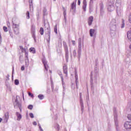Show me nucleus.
Returning a JSON list of instances; mask_svg holds the SVG:
<instances>
[{
	"label": "nucleus",
	"instance_id": "nucleus-30",
	"mask_svg": "<svg viewBox=\"0 0 131 131\" xmlns=\"http://www.w3.org/2000/svg\"><path fill=\"white\" fill-rule=\"evenodd\" d=\"M124 19H122L121 28H124Z\"/></svg>",
	"mask_w": 131,
	"mask_h": 131
},
{
	"label": "nucleus",
	"instance_id": "nucleus-63",
	"mask_svg": "<svg viewBox=\"0 0 131 131\" xmlns=\"http://www.w3.org/2000/svg\"><path fill=\"white\" fill-rule=\"evenodd\" d=\"M62 94H63V95L64 96V95H65V92H62Z\"/></svg>",
	"mask_w": 131,
	"mask_h": 131
},
{
	"label": "nucleus",
	"instance_id": "nucleus-20",
	"mask_svg": "<svg viewBox=\"0 0 131 131\" xmlns=\"http://www.w3.org/2000/svg\"><path fill=\"white\" fill-rule=\"evenodd\" d=\"M90 34L91 37L94 36V34H95V29H91L90 30Z\"/></svg>",
	"mask_w": 131,
	"mask_h": 131
},
{
	"label": "nucleus",
	"instance_id": "nucleus-47",
	"mask_svg": "<svg viewBox=\"0 0 131 131\" xmlns=\"http://www.w3.org/2000/svg\"><path fill=\"white\" fill-rule=\"evenodd\" d=\"M78 83V79H76V85L77 88V84Z\"/></svg>",
	"mask_w": 131,
	"mask_h": 131
},
{
	"label": "nucleus",
	"instance_id": "nucleus-38",
	"mask_svg": "<svg viewBox=\"0 0 131 131\" xmlns=\"http://www.w3.org/2000/svg\"><path fill=\"white\" fill-rule=\"evenodd\" d=\"M127 118H128V119H129V120H131V114H128L127 115Z\"/></svg>",
	"mask_w": 131,
	"mask_h": 131
},
{
	"label": "nucleus",
	"instance_id": "nucleus-17",
	"mask_svg": "<svg viewBox=\"0 0 131 131\" xmlns=\"http://www.w3.org/2000/svg\"><path fill=\"white\" fill-rule=\"evenodd\" d=\"M82 9L84 12H85V11H86V0L83 1Z\"/></svg>",
	"mask_w": 131,
	"mask_h": 131
},
{
	"label": "nucleus",
	"instance_id": "nucleus-25",
	"mask_svg": "<svg viewBox=\"0 0 131 131\" xmlns=\"http://www.w3.org/2000/svg\"><path fill=\"white\" fill-rule=\"evenodd\" d=\"M19 48H20V50H21L22 53H24V52H25V53H26V49L24 48L23 46H20Z\"/></svg>",
	"mask_w": 131,
	"mask_h": 131
},
{
	"label": "nucleus",
	"instance_id": "nucleus-37",
	"mask_svg": "<svg viewBox=\"0 0 131 131\" xmlns=\"http://www.w3.org/2000/svg\"><path fill=\"white\" fill-rule=\"evenodd\" d=\"M29 115L31 118H33L34 117V116L33 115V114L32 113H30Z\"/></svg>",
	"mask_w": 131,
	"mask_h": 131
},
{
	"label": "nucleus",
	"instance_id": "nucleus-48",
	"mask_svg": "<svg viewBox=\"0 0 131 131\" xmlns=\"http://www.w3.org/2000/svg\"><path fill=\"white\" fill-rule=\"evenodd\" d=\"M31 7L33 8V7H32V1H31V3H30V9H31Z\"/></svg>",
	"mask_w": 131,
	"mask_h": 131
},
{
	"label": "nucleus",
	"instance_id": "nucleus-9",
	"mask_svg": "<svg viewBox=\"0 0 131 131\" xmlns=\"http://www.w3.org/2000/svg\"><path fill=\"white\" fill-rule=\"evenodd\" d=\"M124 127L126 129H131V122L127 121L124 123Z\"/></svg>",
	"mask_w": 131,
	"mask_h": 131
},
{
	"label": "nucleus",
	"instance_id": "nucleus-5",
	"mask_svg": "<svg viewBox=\"0 0 131 131\" xmlns=\"http://www.w3.org/2000/svg\"><path fill=\"white\" fill-rule=\"evenodd\" d=\"M111 33H116V20L113 19L110 27Z\"/></svg>",
	"mask_w": 131,
	"mask_h": 131
},
{
	"label": "nucleus",
	"instance_id": "nucleus-59",
	"mask_svg": "<svg viewBox=\"0 0 131 131\" xmlns=\"http://www.w3.org/2000/svg\"><path fill=\"white\" fill-rule=\"evenodd\" d=\"M57 129H58V130H59V129H60V127H59V125H58V126H57Z\"/></svg>",
	"mask_w": 131,
	"mask_h": 131
},
{
	"label": "nucleus",
	"instance_id": "nucleus-51",
	"mask_svg": "<svg viewBox=\"0 0 131 131\" xmlns=\"http://www.w3.org/2000/svg\"><path fill=\"white\" fill-rule=\"evenodd\" d=\"M10 33V35L11 36V37L13 38V33H12V32H9Z\"/></svg>",
	"mask_w": 131,
	"mask_h": 131
},
{
	"label": "nucleus",
	"instance_id": "nucleus-49",
	"mask_svg": "<svg viewBox=\"0 0 131 131\" xmlns=\"http://www.w3.org/2000/svg\"><path fill=\"white\" fill-rule=\"evenodd\" d=\"M39 128L40 130L43 131V130L42 129V128H41V126H40V125H39Z\"/></svg>",
	"mask_w": 131,
	"mask_h": 131
},
{
	"label": "nucleus",
	"instance_id": "nucleus-3",
	"mask_svg": "<svg viewBox=\"0 0 131 131\" xmlns=\"http://www.w3.org/2000/svg\"><path fill=\"white\" fill-rule=\"evenodd\" d=\"M115 0H108L107 10L108 12H113L115 9L114 4Z\"/></svg>",
	"mask_w": 131,
	"mask_h": 131
},
{
	"label": "nucleus",
	"instance_id": "nucleus-40",
	"mask_svg": "<svg viewBox=\"0 0 131 131\" xmlns=\"http://www.w3.org/2000/svg\"><path fill=\"white\" fill-rule=\"evenodd\" d=\"M30 17H29V12H27V19H29Z\"/></svg>",
	"mask_w": 131,
	"mask_h": 131
},
{
	"label": "nucleus",
	"instance_id": "nucleus-10",
	"mask_svg": "<svg viewBox=\"0 0 131 131\" xmlns=\"http://www.w3.org/2000/svg\"><path fill=\"white\" fill-rule=\"evenodd\" d=\"M42 62L44 65V67L45 68V70H46V71H48V69H49V66L48 65V61H47V60H46V58H43L42 59Z\"/></svg>",
	"mask_w": 131,
	"mask_h": 131
},
{
	"label": "nucleus",
	"instance_id": "nucleus-23",
	"mask_svg": "<svg viewBox=\"0 0 131 131\" xmlns=\"http://www.w3.org/2000/svg\"><path fill=\"white\" fill-rule=\"evenodd\" d=\"M38 98L39 99V100H43L45 96H43L42 94H39L38 95Z\"/></svg>",
	"mask_w": 131,
	"mask_h": 131
},
{
	"label": "nucleus",
	"instance_id": "nucleus-27",
	"mask_svg": "<svg viewBox=\"0 0 131 131\" xmlns=\"http://www.w3.org/2000/svg\"><path fill=\"white\" fill-rule=\"evenodd\" d=\"M95 75L94 76V77H95V78H97V75H98V68H95Z\"/></svg>",
	"mask_w": 131,
	"mask_h": 131
},
{
	"label": "nucleus",
	"instance_id": "nucleus-55",
	"mask_svg": "<svg viewBox=\"0 0 131 131\" xmlns=\"http://www.w3.org/2000/svg\"><path fill=\"white\" fill-rule=\"evenodd\" d=\"M78 5H80V0H78Z\"/></svg>",
	"mask_w": 131,
	"mask_h": 131
},
{
	"label": "nucleus",
	"instance_id": "nucleus-39",
	"mask_svg": "<svg viewBox=\"0 0 131 131\" xmlns=\"http://www.w3.org/2000/svg\"><path fill=\"white\" fill-rule=\"evenodd\" d=\"M3 29L4 31H5V32H7L8 31V28H7V27H4Z\"/></svg>",
	"mask_w": 131,
	"mask_h": 131
},
{
	"label": "nucleus",
	"instance_id": "nucleus-50",
	"mask_svg": "<svg viewBox=\"0 0 131 131\" xmlns=\"http://www.w3.org/2000/svg\"><path fill=\"white\" fill-rule=\"evenodd\" d=\"M129 21L131 23V14L129 16Z\"/></svg>",
	"mask_w": 131,
	"mask_h": 131
},
{
	"label": "nucleus",
	"instance_id": "nucleus-35",
	"mask_svg": "<svg viewBox=\"0 0 131 131\" xmlns=\"http://www.w3.org/2000/svg\"><path fill=\"white\" fill-rule=\"evenodd\" d=\"M73 55L74 57H76V50H73Z\"/></svg>",
	"mask_w": 131,
	"mask_h": 131
},
{
	"label": "nucleus",
	"instance_id": "nucleus-56",
	"mask_svg": "<svg viewBox=\"0 0 131 131\" xmlns=\"http://www.w3.org/2000/svg\"><path fill=\"white\" fill-rule=\"evenodd\" d=\"M33 125H37V123H36V122H33Z\"/></svg>",
	"mask_w": 131,
	"mask_h": 131
},
{
	"label": "nucleus",
	"instance_id": "nucleus-7",
	"mask_svg": "<svg viewBox=\"0 0 131 131\" xmlns=\"http://www.w3.org/2000/svg\"><path fill=\"white\" fill-rule=\"evenodd\" d=\"M81 38H79L78 39V56L79 58L80 55H81V48H82Z\"/></svg>",
	"mask_w": 131,
	"mask_h": 131
},
{
	"label": "nucleus",
	"instance_id": "nucleus-8",
	"mask_svg": "<svg viewBox=\"0 0 131 131\" xmlns=\"http://www.w3.org/2000/svg\"><path fill=\"white\" fill-rule=\"evenodd\" d=\"M76 2L77 0H75V2H73L71 6V12H72L73 14L75 13V10H76Z\"/></svg>",
	"mask_w": 131,
	"mask_h": 131
},
{
	"label": "nucleus",
	"instance_id": "nucleus-26",
	"mask_svg": "<svg viewBox=\"0 0 131 131\" xmlns=\"http://www.w3.org/2000/svg\"><path fill=\"white\" fill-rule=\"evenodd\" d=\"M48 39H50V37H51V31L49 30L48 31V32L46 34Z\"/></svg>",
	"mask_w": 131,
	"mask_h": 131
},
{
	"label": "nucleus",
	"instance_id": "nucleus-58",
	"mask_svg": "<svg viewBox=\"0 0 131 131\" xmlns=\"http://www.w3.org/2000/svg\"><path fill=\"white\" fill-rule=\"evenodd\" d=\"M64 82H63V84H62L63 85V90H65V86H64Z\"/></svg>",
	"mask_w": 131,
	"mask_h": 131
},
{
	"label": "nucleus",
	"instance_id": "nucleus-52",
	"mask_svg": "<svg viewBox=\"0 0 131 131\" xmlns=\"http://www.w3.org/2000/svg\"><path fill=\"white\" fill-rule=\"evenodd\" d=\"M62 10H63V12H66V9H65V7H62Z\"/></svg>",
	"mask_w": 131,
	"mask_h": 131
},
{
	"label": "nucleus",
	"instance_id": "nucleus-1",
	"mask_svg": "<svg viewBox=\"0 0 131 131\" xmlns=\"http://www.w3.org/2000/svg\"><path fill=\"white\" fill-rule=\"evenodd\" d=\"M18 19H15V18L12 19V28L13 29V31L16 35L19 34V27H20V23L17 22Z\"/></svg>",
	"mask_w": 131,
	"mask_h": 131
},
{
	"label": "nucleus",
	"instance_id": "nucleus-44",
	"mask_svg": "<svg viewBox=\"0 0 131 131\" xmlns=\"http://www.w3.org/2000/svg\"><path fill=\"white\" fill-rule=\"evenodd\" d=\"M94 1H96V0H90V5H92V4H94Z\"/></svg>",
	"mask_w": 131,
	"mask_h": 131
},
{
	"label": "nucleus",
	"instance_id": "nucleus-4",
	"mask_svg": "<svg viewBox=\"0 0 131 131\" xmlns=\"http://www.w3.org/2000/svg\"><path fill=\"white\" fill-rule=\"evenodd\" d=\"M18 97L19 98V96H16V98L13 103L14 108H15V109H18L19 108L21 112V111H22V105L21 104V103L19 102V100H18Z\"/></svg>",
	"mask_w": 131,
	"mask_h": 131
},
{
	"label": "nucleus",
	"instance_id": "nucleus-46",
	"mask_svg": "<svg viewBox=\"0 0 131 131\" xmlns=\"http://www.w3.org/2000/svg\"><path fill=\"white\" fill-rule=\"evenodd\" d=\"M75 79H78V76L76 74V72H75Z\"/></svg>",
	"mask_w": 131,
	"mask_h": 131
},
{
	"label": "nucleus",
	"instance_id": "nucleus-45",
	"mask_svg": "<svg viewBox=\"0 0 131 131\" xmlns=\"http://www.w3.org/2000/svg\"><path fill=\"white\" fill-rule=\"evenodd\" d=\"M21 70H22V71L25 70V67H24V66L21 67Z\"/></svg>",
	"mask_w": 131,
	"mask_h": 131
},
{
	"label": "nucleus",
	"instance_id": "nucleus-43",
	"mask_svg": "<svg viewBox=\"0 0 131 131\" xmlns=\"http://www.w3.org/2000/svg\"><path fill=\"white\" fill-rule=\"evenodd\" d=\"M25 57H26L27 59H28V52H25Z\"/></svg>",
	"mask_w": 131,
	"mask_h": 131
},
{
	"label": "nucleus",
	"instance_id": "nucleus-42",
	"mask_svg": "<svg viewBox=\"0 0 131 131\" xmlns=\"http://www.w3.org/2000/svg\"><path fill=\"white\" fill-rule=\"evenodd\" d=\"M7 89L9 90L10 92H12V87L11 86H7Z\"/></svg>",
	"mask_w": 131,
	"mask_h": 131
},
{
	"label": "nucleus",
	"instance_id": "nucleus-36",
	"mask_svg": "<svg viewBox=\"0 0 131 131\" xmlns=\"http://www.w3.org/2000/svg\"><path fill=\"white\" fill-rule=\"evenodd\" d=\"M25 61L26 64H27V62H29V59H28V58H27V57H25Z\"/></svg>",
	"mask_w": 131,
	"mask_h": 131
},
{
	"label": "nucleus",
	"instance_id": "nucleus-32",
	"mask_svg": "<svg viewBox=\"0 0 131 131\" xmlns=\"http://www.w3.org/2000/svg\"><path fill=\"white\" fill-rule=\"evenodd\" d=\"M54 32L56 34H58V30L57 29V25L54 26Z\"/></svg>",
	"mask_w": 131,
	"mask_h": 131
},
{
	"label": "nucleus",
	"instance_id": "nucleus-29",
	"mask_svg": "<svg viewBox=\"0 0 131 131\" xmlns=\"http://www.w3.org/2000/svg\"><path fill=\"white\" fill-rule=\"evenodd\" d=\"M39 32L41 34V35H43V28H40Z\"/></svg>",
	"mask_w": 131,
	"mask_h": 131
},
{
	"label": "nucleus",
	"instance_id": "nucleus-14",
	"mask_svg": "<svg viewBox=\"0 0 131 131\" xmlns=\"http://www.w3.org/2000/svg\"><path fill=\"white\" fill-rule=\"evenodd\" d=\"M93 21H94V17L93 16H91L88 18V25H89V26L92 25L93 24Z\"/></svg>",
	"mask_w": 131,
	"mask_h": 131
},
{
	"label": "nucleus",
	"instance_id": "nucleus-31",
	"mask_svg": "<svg viewBox=\"0 0 131 131\" xmlns=\"http://www.w3.org/2000/svg\"><path fill=\"white\" fill-rule=\"evenodd\" d=\"M19 61L20 63H23L24 62V58H23V56H19Z\"/></svg>",
	"mask_w": 131,
	"mask_h": 131
},
{
	"label": "nucleus",
	"instance_id": "nucleus-22",
	"mask_svg": "<svg viewBox=\"0 0 131 131\" xmlns=\"http://www.w3.org/2000/svg\"><path fill=\"white\" fill-rule=\"evenodd\" d=\"M63 73H64V74H66V76H67V66H63Z\"/></svg>",
	"mask_w": 131,
	"mask_h": 131
},
{
	"label": "nucleus",
	"instance_id": "nucleus-34",
	"mask_svg": "<svg viewBox=\"0 0 131 131\" xmlns=\"http://www.w3.org/2000/svg\"><path fill=\"white\" fill-rule=\"evenodd\" d=\"M28 109H30V110H32L33 108V105H29L28 106Z\"/></svg>",
	"mask_w": 131,
	"mask_h": 131
},
{
	"label": "nucleus",
	"instance_id": "nucleus-64",
	"mask_svg": "<svg viewBox=\"0 0 131 131\" xmlns=\"http://www.w3.org/2000/svg\"><path fill=\"white\" fill-rule=\"evenodd\" d=\"M71 58H72V55L71 54Z\"/></svg>",
	"mask_w": 131,
	"mask_h": 131
},
{
	"label": "nucleus",
	"instance_id": "nucleus-15",
	"mask_svg": "<svg viewBox=\"0 0 131 131\" xmlns=\"http://www.w3.org/2000/svg\"><path fill=\"white\" fill-rule=\"evenodd\" d=\"M57 73L60 76L62 84H64V79L63 78V75H62V72L61 71H57Z\"/></svg>",
	"mask_w": 131,
	"mask_h": 131
},
{
	"label": "nucleus",
	"instance_id": "nucleus-24",
	"mask_svg": "<svg viewBox=\"0 0 131 131\" xmlns=\"http://www.w3.org/2000/svg\"><path fill=\"white\" fill-rule=\"evenodd\" d=\"M30 52L32 53V54H35V49L34 48H31L30 49Z\"/></svg>",
	"mask_w": 131,
	"mask_h": 131
},
{
	"label": "nucleus",
	"instance_id": "nucleus-18",
	"mask_svg": "<svg viewBox=\"0 0 131 131\" xmlns=\"http://www.w3.org/2000/svg\"><path fill=\"white\" fill-rule=\"evenodd\" d=\"M91 89L92 90H94V83L93 82V72H91Z\"/></svg>",
	"mask_w": 131,
	"mask_h": 131
},
{
	"label": "nucleus",
	"instance_id": "nucleus-11",
	"mask_svg": "<svg viewBox=\"0 0 131 131\" xmlns=\"http://www.w3.org/2000/svg\"><path fill=\"white\" fill-rule=\"evenodd\" d=\"M99 6H100V15L103 16V15H104V5L103 4V3H100Z\"/></svg>",
	"mask_w": 131,
	"mask_h": 131
},
{
	"label": "nucleus",
	"instance_id": "nucleus-41",
	"mask_svg": "<svg viewBox=\"0 0 131 131\" xmlns=\"http://www.w3.org/2000/svg\"><path fill=\"white\" fill-rule=\"evenodd\" d=\"M29 97H31V98H33V94H31V93H29Z\"/></svg>",
	"mask_w": 131,
	"mask_h": 131
},
{
	"label": "nucleus",
	"instance_id": "nucleus-33",
	"mask_svg": "<svg viewBox=\"0 0 131 131\" xmlns=\"http://www.w3.org/2000/svg\"><path fill=\"white\" fill-rule=\"evenodd\" d=\"M14 83H15V85H18L19 84V80L15 79L14 80Z\"/></svg>",
	"mask_w": 131,
	"mask_h": 131
},
{
	"label": "nucleus",
	"instance_id": "nucleus-62",
	"mask_svg": "<svg viewBox=\"0 0 131 131\" xmlns=\"http://www.w3.org/2000/svg\"><path fill=\"white\" fill-rule=\"evenodd\" d=\"M62 93H65V89H63V92Z\"/></svg>",
	"mask_w": 131,
	"mask_h": 131
},
{
	"label": "nucleus",
	"instance_id": "nucleus-21",
	"mask_svg": "<svg viewBox=\"0 0 131 131\" xmlns=\"http://www.w3.org/2000/svg\"><path fill=\"white\" fill-rule=\"evenodd\" d=\"M120 5H121L120 0H116V6L117 7V8L120 7Z\"/></svg>",
	"mask_w": 131,
	"mask_h": 131
},
{
	"label": "nucleus",
	"instance_id": "nucleus-54",
	"mask_svg": "<svg viewBox=\"0 0 131 131\" xmlns=\"http://www.w3.org/2000/svg\"><path fill=\"white\" fill-rule=\"evenodd\" d=\"M63 15L65 18V17H66V11L63 12Z\"/></svg>",
	"mask_w": 131,
	"mask_h": 131
},
{
	"label": "nucleus",
	"instance_id": "nucleus-2",
	"mask_svg": "<svg viewBox=\"0 0 131 131\" xmlns=\"http://www.w3.org/2000/svg\"><path fill=\"white\" fill-rule=\"evenodd\" d=\"M113 115L114 118V121L116 125V130H119V126L118 125V114L117 113V110L116 108L113 109Z\"/></svg>",
	"mask_w": 131,
	"mask_h": 131
},
{
	"label": "nucleus",
	"instance_id": "nucleus-19",
	"mask_svg": "<svg viewBox=\"0 0 131 131\" xmlns=\"http://www.w3.org/2000/svg\"><path fill=\"white\" fill-rule=\"evenodd\" d=\"M16 115L17 117V120H18V121H20L21 118H22V116L18 112L16 113Z\"/></svg>",
	"mask_w": 131,
	"mask_h": 131
},
{
	"label": "nucleus",
	"instance_id": "nucleus-61",
	"mask_svg": "<svg viewBox=\"0 0 131 131\" xmlns=\"http://www.w3.org/2000/svg\"><path fill=\"white\" fill-rule=\"evenodd\" d=\"M13 70H12V74H13L14 73V67H13Z\"/></svg>",
	"mask_w": 131,
	"mask_h": 131
},
{
	"label": "nucleus",
	"instance_id": "nucleus-53",
	"mask_svg": "<svg viewBox=\"0 0 131 131\" xmlns=\"http://www.w3.org/2000/svg\"><path fill=\"white\" fill-rule=\"evenodd\" d=\"M72 43L73 45V46H74L75 45V41L74 40H72Z\"/></svg>",
	"mask_w": 131,
	"mask_h": 131
},
{
	"label": "nucleus",
	"instance_id": "nucleus-28",
	"mask_svg": "<svg viewBox=\"0 0 131 131\" xmlns=\"http://www.w3.org/2000/svg\"><path fill=\"white\" fill-rule=\"evenodd\" d=\"M46 15H48V12H47V9L44 8L43 9V15L46 16Z\"/></svg>",
	"mask_w": 131,
	"mask_h": 131
},
{
	"label": "nucleus",
	"instance_id": "nucleus-16",
	"mask_svg": "<svg viewBox=\"0 0 131 131\" xmlns=\"http://www.w3.org/2000/svg\"><path fill=\"white\" fill-rule=\"evenodd\" d=\"M9 113H6L5 114V119H4V122L5 123H7L8 122V120L9 118Z\"/></svg>",
	"mask_w": 131,
	"mask_h": 131
},
{
	"label": "nucleus",
	"instance_id": "nucleus-6",
	"mask_svg": "<svg viewBox=\"0 0 131 131\" xmlns=\"http://www.w3.org/2000/svg\"><path fill=\"white\" fill-rule=\"evenodd\" d=\"M63 45L66 53V59L67 62H68V59H69V51H68V46H67V44L65 41L63 42Z\"/></svg>",
	"mask_w": 131,
	"mask_h": 131
},
{
	"label": "nucleus",
	"instance_id": "nucleus-12",
	"mask_svg": "<svg viewBox=\"0 0 131 131\" xmlns=\"http://www.w3.org/2000/svg\"><path fill=\"white\" fill-rule=\"evenodd\" d=\"M31 32L32 34V37H33L34 40H35V26H32Z\"/></svg>",
	"mask_w": 131,
	"mask_h": 131
},
{
	"label": "nucleus",
	"instance_id": "nucleus-60",
	"mask_svg": "<svg viewBox=\"0 0 131 131\" xmlns=\"http://www.w3.org/2000/svg\"><path fill=\"white\" fill-rule=\"evenodd\" d=\"M2 120H3V119H2V118H0V123L2 122Z\"/></svg>",
	"mask_w": 131,
	"mask_h": 131
},
{
	"label": "nucleus",
	"instance_id": "nucleus-13",
	"mask_svg": "<svg viewBox=\"0 0 131 131\" xmlns=\"http://www.w3.org/2000/svg\"><path fill=\"white\" fill-rule=\"evenodd\" d=\"M82 94L80 93V104L81 105V110L82 111L83 110V101H82Z\"/></svg>",
	"mask_w": 131,
	"mask_h": 131
},
{
	"label": "nucleus",
	"instance_id": "nucleus-57",
	"mask_svg": "<svg viewBox=\"0 0 131 131\" xmlns=\"http://www.w3.org/2000/svg\"><path fill=\"white\" fill-rule=\"evenodd\" d=\"M51 88H52V92H54V86H51Z\"/></svg>",
	"mask_w": 131,
	"mask_h": 131
}]
</instances>
